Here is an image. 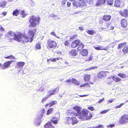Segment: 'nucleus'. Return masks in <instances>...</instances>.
I'll return each mask as SVG.
<instances>
[{"instance_id": "21", "label": "nucleus", "mask_w": 128, "mask_h": 128, "mask_svg": "<svg viewBox=\"0 0 128 128\" xmlns=\"http://www.w3.org/2000/svg\"><path fill=\"white\" fill-rule=\"evenodd\" d=\"M121 3L122 2L119 0H116L115 2L114 6L117 7H120Z\"/></svg>"}, {"instance_id": "10", "label": "nucleus", "mask_w": 128, "mask_h": 128, "mask_svg": "<svg viewBox=\"0 0 128 128\" xmlns=\"http://www.w3.org/2000/svg\"><path fill=\"white\" fill-rule=\"evenodd\" d=\"M13 62L12 60H11L5 62L2 66V68L4 70L6 68H7L10 66V64L12 63Z\"/></svg>"}, {"instance_id": "62", "label": "nucleus", "mask_w": 128, "mask_h": 128, "mask_svg": "<svg viewBox=\"0 0 128 128\" xmlns=\"http://www.w3.org/2000/svg\"><path fill=\"white\" fill-rule=\"evenodd\" d=\"M113 99H111L110 100H109L108 101V103H111L113 101Z\"/></svg>"}, {"instance_id": "14", "label": "nucleus", "mask_w": 128, "mask_h": 128, "mask_svg": "<svg viewBox=\"0 0 128 128\" xmlns=\"http://www.w3.org/2000/svg\"><path fill=\"white\" fill-rule=\"evenodd\" d=\"M41 111V113L40 114H38L37 116L36 117L37 118H38L40 120L42 119L43 117L44 114L45 113V110L44 108L42 109Z\"/></svg>"}, {"instance_id": "34", "label": "nucleus", "mask_w": 128, "mask_h": 128, "mask_svg": "<svg viewBox=\"0 0 128 128\" xmlns=\"http://www.w3.org/2000/svg\"><path fill=\"white\" fill-rule=\"evenodd\" d=\"M95 48L97 50H105V48H104L103 47L101 46H99L98 47H95Z\"/></svg>"}, {"instance_id": "4", "label": "nucleus", "mask_w": 128, "mask_h": 128, "mask_svg": "<svg viewBox=\"0 0 128 128\" xmlns=\"http://www.w3.org/2000/svg\"><path fill=\"white\" fill-rule=\"evenodd\" d=\"M39 22V21L36 17L34 16H32L30 17L29 20L30 24L29 26L30 28L35 27Z\"/></svg>"}, {"instance_id": "22", "label": "nucleus", "mask_w": 128, "mask_h": 128, "mask_svg": "<svg viewBox=\"0 0 128 128\" xmlns=\"http://www.w3.org/2000/svg\"><path fill=\"white\" fill-rule=\"evenodd\" d=\"M80 54L84 56H86L88 54V50L86 49H83L80 52Z\"/></svg>"}, {"instance_id": "54", "label": "nucleus", "mask_w": 128, "mask_h": 128, "mask_svg": "<svg viewBox=\"0 0 128 128\" xmlns=\"http://www.w3.org/2000/svg\"><path fill=\"white\" fill-rule=\"evenodd\" d=\"M88 109L92 111L94 110V108L92 106H90L88 108Z\"/></svg>"}, {"instance_id": "43", "label": "nucleus", "mask_w": 128, "mask_h": 128, "mask_svg": "<svg viewBox=\"0 0 128 128\" xmlns=\"http://www.w3.org/2000/svg\"><path fill=\"white\" fill-rule=\"evenodd\" d=\"M122 51L123 52H128V47H125L123 49Z\"/></svg>"}, {"instance_id": "41", "label": "nucleus", "mask_w": 128, "mask_h": 128, "mask_svg": "<svg viewBox=\"0 0 128 128\" xmlns=\"http://www.w3.org/2000/svg\"><path fill=\"white\" fill-rule=\"evenodd\" d=\"M36 48L37 49H40L41 48V46L39 44H37L36 45Z\"/></svg>"}, {"instance_id": "37", "label": "nucleus", "mask_w": 128, "mask_h": 128, "mask_svg": "<svg viewBox=\"0 0 128 128\" xmlns=\"http://www.w3.org/2000/svg\"><path fill=\"white\" fill-rule=\"evenodd\" d=\"M113 2V0H107V3L110 6L112 5Z\"/></svg>"}, {"instance_id": "45", "label": "nucleus", "mask_w": 128, "mask_h": 128, "mask_svg": "<svg viewBox=\"0 0 128 128\" xmlns=\"http://www.w3.org/2000/svg\"><path fill=\"white\" fill-rule=\"evenodd\" d=\"M109 109H108L107 110H103L101 112H100V113L101 114H104L106 113L107 112H108L109 110Z\"/></svg>"}, {"instance_id": "27", "label": "nucleus", "mask_w": 128, "mask_h": 128, "mask_svg": "<svg viewBox=\"0 0 128 128\" xmlns=\"http://www.w3.org/2000/svg\"><path fill=\"white\" fill-rule=\"evenodd\" d=\"M19 10L18 9L14 10L12 12L13 15L14 16H17L19 14Z\"/></svg>"}, {"instance_id": "60", "label": "nucleus", "mask_w": 128, "mask_h": 128, "mask_svg": "<svg viewBox=\"0 0 128 128\" xmlns=\"http://www.w3.org/2000/svg\"><path fill=\"white\" fill-rule=\"evenodd\" d=\"M4 29L2 28V27H1V28H0V31H1V32H2L3 31H4Z\"/></svg>"}, {"instance_id": "42", "label": "nucleus", "mask_w": 128, "mask_h": 128, "mask_svg": "<svg viewBox=\"0 0 128 128\" xmlns=\"http://www.w3.org/2000/svg\"><path fill=\"white\" fill-rule=\"evenodd\" d=\"M118 75L119 76L123 78H124L126 77V76L125 74H118Z\"/></svg>"}, {"instance_id": "6", "label": "nucleus", "mask_w": 128, "mask_h": 128, "mask_svg": "<svg viewBox=\"0 0 128 128\" xmlns=\"http://www.w3.org/2000/svg\"><path fill=\"white\" fill-rule=\"evenodd\" d=\"M128 115H124L120 119L119 122L122 124H125L128 122Z\"/></svg>"}, {"instance_id": "11", "label": "nucleus", "mask_w": 128, "mask_h": 128, "mask_svg": "<svg viewBox=\"0 0 128 128\" xmlns=\"http://www.w3.org/2000/svg\"><path fill=\"white\" fill-rule=\"evenodd\" d=\"M97 76L99 78H102L106 76V72L104 71H101L98 74Z\"/></svg>"}, {"instance_id": "59", "label": "nucleus", "mask_w": 128, "mask_h": 128, "mask_svg": "<svg viewBox=\"0 0 128 128\" xmlns=\"http://www.w3.org/2000/svg\"><path fill=\"white\" fill-rule=\"evenodd\" d=\"M51 34L52 35L54 36H56V35L55 34L54 32H51Z\"/></svg>"}, {"instance_id": "16", "label": "nucleus", "mask_w": 128, "mask_h": 128, "mask_svg": "<svg viewBox=\"0 0 128 128\" xmlns=\"http://www.w3.org/2000/svg\"><path fill=\"white\" fill-rule=\"evenodd\" d=\"M86 113V114L84 120H89L91 118L92 116L91 113L88 111L87 110Z\"/></svg>"}, {"instance_id": "9", "label": "nucleus", "mask_w": 128, "mask_h": 128, "mask_svg": "<svg viewBox=\"0 0 128 128\" xmlns=\"http://www.w3.org/2000/svg\"><path fill=\"white\" fill-rule=\"evenodd\" d=\"M22 35L20 33L17 34H16L13 37V39L14 40L18 42H20L22 40Z\"/></svg>"}, {"instance_id": "17", "label": "nucleus", "mask_w": 128, "mask_h": 128, "mask_svg": "<svg viewBox=\"0 0 128 128\" xmlns=\"http://www.w3.org/2000/svg\"><path fill=\"white\" fill-rule=\"evenodd\" d=\"M128 10H124L120 12V13L122 16L124 17H126L128 16Z\"/></svg>"}, {"instance_id": "51", "label": "nucleus", "mask_w": 128, "mask_h": 128, "mask_svg": "<svg viewBox=\"0 0 128 128\" xmlns=\"http://www.w3.org/2000/svg\"><path fill=\"white\" fill-rule=\"evenodd\" d=\"M97 68V67L96 66H92V67H91L90 68H88L89 70H91L92 69H96Z\"/></svg>"}, {"instance_id": "31", "label": "nucleus", "mask_w": 128, "mask_h": 128, "mask_svg": "<svg viewBox=\"0 0 128 128\" xmlns=\"http://www.w3.org/2000/svg\"><path fill=\"white\" fill-rule=\"evenodd\" d=\"M7 3V2L6 1H4L3 2H1L0 3V7L4 8L6 5Z\"/></svg>"}, {"instance_id": "61", "label": "nucleus", "mask_w": 128, "mask_h": 128, "mask_svg": "<svg viewBox=\"0 0 128 128\" xmlns=\"http://www.w3.org/2000/svg\"><path fill=\"white\" fill-rule=\"evenodd\" d=\"M70 4H71L70 3L68 2L67 3V6H68V7H69L70 6Z\"/></svg>"}, {"instance_id": "15", "label": "nucleus", "mask_w": 128, "mask_h": 128, "mask_svg": "<svg viewBox=\"0 0 128 128\" xmlns=\"http://www.w3.org/2000/svg\"><path fill=\"white\" fill-rule=\"evenodd\" d=\"M77 52L74 50H71L69 52V55L70 56H75L77 55Z\"/></svg>"}, {"instance_id": "58", "label": "nucleus", "mask_w": 128, "mask_h": 128, "mask_svg": "<svg viewBox=\"0 0 128 128\" xmlns=\"http://www.w3.org/2000/svg\"><path fill=\"white\" fill-rule=\"evenodd\" d=\"M104 100V98H102V99H101L100 100L98 101V102L99 103H100L102 102Z\"/></svg>"}, {"instance_id": "35", "label": "nucleus", "mask_w": 128, "mask_h": 128, "mask_svg": "<svg viewBox=\"0 0 128 128\" xmlns=\"http://www.w3.org/2000/svg\"><path fill=\"white\" fill-rule=\"evenodd\" d=\"M67 122L68 124L72 123V118L70 117H68L67 118Z\"/></svg>"}, {"instance_id": "26", "label": "nucleus", "mask_w": 128, "mask_h": 128, "mask_svg": "<svg viewBox=\"0 0 128 128\" xmlns=\"http://www.w3.org/2000/svg\"><path fill=\"white\" fill-rule=\"evenodd\" d=\"M90 75L86 74L84 75V80L85 81L89 82L90 79Z\"/></svg>"}, {"instance_id": "57", "label": "nucleus", "mask_w": 128, "mask_h": 128, "mask_svg": "<svg viewBox=\"0 0 128 128\" xmlns=\"http://www.w3.org/2000/svg\"><path fill=\"white\" fill-rule=\"evenodd\" d=\"M69 44L68 41H66L64 42V44L66 46H68Z\"/></svg>"}, {"instance_id": "5", "label": "nucleus", "mask_w": 128, "mask_h": 128, "mask_svg": "<svg viewBox=\"0 0 128 128\" xmlns=\"http://www.w3.org/2000/svg\"><path fill=\"white\" fill-rule=\"evenodd\" d=\"M48 47L50 48H55L57 46L56 42L52 40L49 39L47 42Z\"/></svg>"}, {"instance_id": "40", "label": "nucleus", "mask_w": 128, "mask_h": 128, "mask_svg": "<svg viewBox=\"0 0 128 128\" xmlns=\"http://www.w3.org/2000/svg\"><path fill=\"white\" fill-rule=\"evenodd\" d=\"M8 34L9 35L11 36H15V35H16V34H15L14 33L12 32H9L8 33Z\"/></svg>"}, {"instance_id": "53", "label": "nucleus", "mask_w": 128, "mask_h": 128, "mask_svg": "<svg viewBox=\"0 0 128 128\" xmlns=\"http://www.w3.org/2000/svg\"><path fill=\"white\" fill-rule=\"evenodd\" d=\"M114 126V124H110L108 126L107 128H112Z\"/></svg>"}, {"instance_id": "18", "label": "nucleus", "mask_w": 128, "mask_h": 128, "mask_svg": "<svg viewBox=\"0 0 128 128\" xmlns=\"http://www.w3.org/2000/svg\"><path fill=\"white\" fill-rule=\"evenodd\" d=\"M44 128H54V126L52 125V123L50 122H48L44 126Z\"/></svg>"}, {"instance_id": "25", "label": "nucleus", "mask_w": 128, "mask_h": 128, "mask_svg": "<svg viewBox=\"0 0 128 128\" xmlns=\"http://www.w3.org/2000/svg\"><path fill=\"white\" fill-rule=\"evenodd\" d=\"M72 124L74 125L77 123L78 122L76 118L75 117H72Z\"/></svg>"}, {"instance_id": "13", "label": "nucleus", "mask_w": 128, "mask_h": 128, "mask_svg": "<svg viewBox=\"0 0 128 128\" xmlns=\"http://www.w3.org/2000/svg\"><path fill=\"white\" fill-rule=\"evenodd\" d=\"M80 43V41L78 40H76L73 41L71 44L72 47L74 48L78 46V44Z\"/></svg>"}, {"instance_id": "28", "label": "nucleus", "mask_w": 128, "mask_h": 128, "mask_svg": "<svg viewBox=\"0 0 128 128\" xmlns=\"http://www.w3.org/2000/svg\"><path fill=\"white\" fill-rule=\"evenodd\" d=\"M72 82L76 85H78L80 84L79 82L76 80V79L73 78H72Z\"/></svg>"}, {"instance_id": "44", "label": "nucleus", "mask_w": 128, "mask_h": 128, "mask_svg": "<svg viewBox=\"0 0 128 128\" xmlns=\"http://www.w3.org/2000/svg\"><path fill=\"white\" fill-rule=\"evenodd\" d=\"M5 58H6L7 59H12V58H13L14 59L15 58V57L14 56H13L11 55L10 56H7L6 57H5Z\"/></svg>"}, {"instance_id": "8", "label": "nucleus", "mask_w": 128, "mask_h": 128, "mask_svg": "<svg viewBox=\"0 0 128 128\" xmlns=\"http://www.w3.org/2000/svg\"><path fill=\"white\" fill-rule=\"evenodd\" d=\"M80 6L82 8H84L85 7L86 5V3H88L89 4H92V0H85V1H80Z\"/></svg>"}, {"instance_id": "36", "label": "nucleus", "mask_w": 128, "mask_h": 128, "mask_svg": "<svg viewBox=\"0 0 128 128\" xmlns=\"http://www.w3.org/2000/svg\"><path fill=\"white\" fill-rule=\"evenodd\" d=\"M126 44V42H124L119 44L117 48L118 49L120 48H121L123 47V46L125 45Z\"/></svg>"}, {"instance_id": "47", "label": "nucleus", "mask_w": 128, "mask_h": 128, "mask_svg": "<svg viewBox=\"0 0 128 128\" xmlns=\"http://www.w3.org/2000/svg\"><path fill=\"white\" fill-rule=\"evenodd\" d=\"M51 60V61L55 62L56 60V58H51L50 60L48 59L47 61L48 62H49V60Z\"/></svg>"}, {"instance_id": "56", "label": "nucleus", "mask_w": 128, "mask_h": 128, "mask_svg": "<svg viewBox=\"0 0 128 128\" xmlns=\"http://www.w3.org/2000/svg\"><path fill=\"white\" fill-rule=\"evenodd\" d=\"M52 120H58L59 118H57L55 116H53V117L52 118Z\"/></svg>"}, {"instance_id": "19", "label": "nucleus", "mask_w": 128, "mask_h": 128, "mask_svg": "<svg viewBox=\"0 0 128 128\" xmlns=\"http://www.w3.org/2000/svg\"><path fill=\"white\" fill-rule=\"evenodd\" d=\"M121 24L122 27H125L127 25V22L125 19H123L121 21Z\"/></svg>"}, {"instance_id": "23", "label": "nucleus", "mask_w": 128, "mask_h": 128, "mask_svg": "<svg viewBox=\"0 0 128 128\" xmlns=\"http://www.w3.org/2000/svg\"><path fill=\"white\" fill-rule=\"evenodd\" d=\"M106 0H98L96 2V5L97 6L105 3Z\"/></svg>"}, {"instance_id": "20", "label": "nucleus", "mask_w": 128, "mask_h": 128, "mask_svg": "<svg viewBox=\"0 0 128 128\" xmlns=\"http://www.w3.org/2000/svg\"><path fill=\"white\" fill-rule=\"evenodd\" d=\"M108 78L109 79L112 78L114 81L117 82H118L121 80V79L120 78L118 77L117 76H111L110 78Z\"/></svg>"}, {"instance_id": "3", "label": "nucleus", "mask_w": 128, "mask_h": 128, "mask_svg": "<svg viewBox=\"0 0 128 128\" xmlns=\"http://www.w3.org/2000/svg\"><path fill=\"white\" fill-rule=\"evenodd\" d=\"M59 87H57L54 90L49 91L48 92L47 95L46 96L43 98L42 100V103L46 101L45 100L49 98L50 97V96L56 93L59 90Z\"/></svg>"}, {"instance_id": "29", "label": "nucleus", "mask_w": 128, "mask_h": 128, "mask_svg": "<svg viewBox=\"0 0 128 128\" xmlns=\"http://www.w3.org/2000/svg\"><path fill=\"white\" fill-rule=\"evenodd\" d=\"M53 109L52 108H49L47 111L46 115H49L50 114L52 113L53 112Z\"/></svg>"}, {"instance_id": "1", "label": "nucleus", "mask_w": 128, "mask_h": 128, "mask_svg": "<svg viewBox=\"0 0 128 128\" xmlns=\"http://www.w3.org/2000/svg\"><path fill=\"white\" fill-rule=\"evenodd\" d=\"M73 109L74 110V111L71 112V114L72 115L74 114L80 119L82 120H84L86 114L87 110H82L80 107L76 106L74 107Z\"/></svg>"}, {"instance_id": "64", "label": "nucleus", "mask_w": 128, "mask_h": 128, "mask_svg": "<svg viewBox=\"0 0 128 128\" xmlns=\"http://www.w3.org/2000/svg\"><path fill=\"white\" fill-rule=\"evenodd\" d=\"M99 128H103V125H102L100 124L98 126Z\"/></svg>"}, {"instance_id": "24", "label": "nucleus", "mask_w": 128, "mask_h": 128, "mask_svg": "<svg viewBox=\"0 0 128 128\" xmlns=\"http://www.w3.org/2000/svg\"><path fill=\"white\" fill-rule=\"evenodd\" d=\"M111 16L110 15H104L103 17V19L106 21H108L110 19Z\"/></svg>"}, {"instance_id": "32", "label": "nucleus", "mask_w": 128, "mask_h": 128, "mask_svg": "<svg viewBox=\"0 0 128 128\" xmlns=\"http://www.w3.org/2000/svg\"><path fill=\"white\" fill-rule=\"evenodd\" d=\"M80 2L78 1H74L73 2V6L76 7H78L80 6Z\"/></svg>"}, {"instance_id": "52", "label": "nucleus", "mask_w": 128, "mask_h": 128, "mask_svg": "<svg viewBox=\"0 0 128 128\" xmlns=\"http://www.w3.org/2000/svg\"><path fill=\"white\" fill-rule=\"evenodd\" d=\"M89 83H87L84 84H82V85H80V87H84L86 85H88V84H89Z\"/></svg>"}, {"instance_id": "49", "label": "nucleus", "mask_w": 128, "mask_h": 128, "mask_svg": "<svg viewBox=\"0 0 128 128\" xmlns=\"http://www.w3.org/2000/svg\"><path fill=\"white\" fill-rule=\"evenodd\" d=\"M124 104V103H122L120 104L119 105L117 106H116V108H120Z\"/></svg>"}, {"instance_id": "30", "label": "nucleus", "mask_w": 128, "mask_h": 128, "mask_svg": "<svg viewBox=\"0 0 128 128\" xmlns=\"http://www.w3.org/2000/svg\"><path fill=\"white\" fill-rule=\"evenodd\" d=\"M84 46V45L82 43H80L79 44L78 48V51H79L80 50H81Z\"/></svg>"}, {"instance_id": "55", "label": "nucleus", "mask_w": 128, "mask_h": 128, "mask_svg": "<svg viewBox=\"0 0 128 128\" xmlns=\"http://www.w3.org/2000/svg\"><path fill=\"white\" fill-rule=\"evenodd\" d=\"M78 28L81 31L83 30H84V27L82 26H80Z\"/></svg>"}, {"instance_id": "39", "label": "nucleus", "mask_w": 128, "mask_h": 128, "mask_svg": "<svg viewBox=\"0 0 128 128\" xmlns=\"http://www.w3.org/2000/svg\"><path fill=\"white\" fill-rule=\"evenodd\" d=\"M44 90V87L43 86H41L40 88L37 89L36 90L37 92H41L43 91Z\"/></svg>"}, {"instance_id": "38", "label": "nucleus", "mask_w": 128, "mask_h": 128, "mask_svg": "<svg viewBox=\"0 0 128 128\" xmlns=\"http://www.w3.org/2000/svg\"><path fill=\"white\" fill-rule=\"evenodd\" d=\"M57 102L56 101L54 100L52 102L50 103V105L49 106V107H50L53 105L56 104L57 103Z\"/></svg>"}, {"instance_id": "33", "label": "nucleus", "mask_w": 128, "mask_h": 128, "mask_svg": "<svg viewBox=\"0 0 128 128\" xmlns=\"http://www.w3.org/2000/svg\"><path fill=\"white\" fill-rule=\"evenodd\" d=\"M86 32L89 34L92 35L95 34L96 32L95 31L92 30H87L86 31Z\"/></svg>"}, {"instance_id": "63", "label": "nucleus", "mask_w": 128, "mask_h": 128, "mask_svg": "<svg viewBox=\"0 0 128 128\" xmlns=\"http://www.w3.org/2000/svg\"><path fill=\"white\" fill-rule=\"evenodd\" d=\"M66 82H72V78L70 80H68L66 81Z\"/></svg>"}, {"instance_id": "2", "label": "nucleus", "mask_w": 128, "mask_h": 128, "mask_svg": "<svg viewBox=\"0 0 128 128\" xmlns=\"http://www.w3.org/2000/svg\"><path fill=\"white\" fill-rule=\"evenodd\" d=\"M36 32L35 30L29 31L28 32V37L26 35H24L23 36L24 38L25 41L26 42H32L33 40L34 34Z\"/></svg>"}, {"instance_id": "50", "label": "nucleus", "mask_w": 128, "mask_h": 128, "mask_svg": "<svg viewBox=\"0 0 128 128\" xmlns=\"http://www.w3.org/2000/svg\"><path fill=\"white\" fill-rule=\"evenodd\" d=\"M24 10H22L21 11L20 14L22 15V18H24L25 16L24 15Z\"/></svg>"}, {"instance_id": "12", "label": "nucleus", "mask_w": 128, "mask_h": 128, "mask_svg": "<svg viewBox=\"0 0 128 128\" xmlns=\"http://www.w3.org/2000/svg\"><path fill=\"white\" fill-rule=\"evenodd\" d=\"M41 122L40 119L36 117L34 120V124L36 126H38L40 125Z\"/></svg>"}, {"instance_id": "48", "label": "nucleus", "mask_w": 128, "mask_h": 128, "mask_svg": "<svg viewBox=\"0 0 128 128\" xmlns=\"http://www.w3.org/2000/svg\"><path fill=\"white\" fill-rule=\"evenodd\" d=\"M67 0H62V4L64 6L65 5L66 2H67Z\"/></svg>"}, {"instance_id": "7", "label": "nucleus", "mask_w": 128, "mask_h": 128, "mask_svg": "<svg viewBox=\"0 0 128 128\" xmlns=\"http://www.w3.org/2000/svg\"><path fill=\"white\" fill-rule=\"evenodd\" d=\"M24 63L22 62H18L16 63L15 67L17 69L20 68V69L18 70V72L23 69V67L24 65Z\"/></svg>"}, {"instance_id": "46", "label": "nucleus", "mask_w": 128, "mask_h": 128, "mask_svg": "<svg viewBox=\"0 0 128 128\" xmlns=\"http://www.w3.org/2000/svg\"><path fill=\"white\" fill-rule=\"evenodd\" d=\"M58 120H53L52 119L51 120V121L54 124H57L58 123Z\"/></svg>"}]
</instances>
